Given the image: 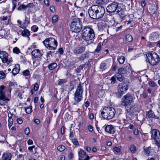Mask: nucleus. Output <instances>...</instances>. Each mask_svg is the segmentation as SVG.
I'll return each instance as SVG.
<instances>
[{
	"mask_svg": "<svg viewBox=\"0 0 160 160\" xmlns=\"http://www.w3.org/2000/svg\"><path fill=\"white\" fill-rule=\"evenodd\" d=\"M82 38L86 41L92 40L95 36L93 30L88 27H84L82 31Z\"/></svg>",
	"mask_w": 160,
	"mask_h": 160,
	"instance_id": "nucleus-1",
	"label": "nucleus"
},
{
	"mask_svg": "<svg viewBox=\"0 0 160 160\" xmlns=\"http://www.w3.org/2000/svg\"><path fill=\"white\" fill-rule=\"evenodd\" d=\"M146 55L151 65L154 66L159 64L160 61V58L156 53L151 51L147 53Z\"/></svg>",
	"mask_w": 160,
	"mask_h": 160,
	"instance_id": "nucleus-2",
	"label": "nucleus"
},
{
	"mask_svg": "<svg viewBox=\"0 0 160 160\" xmlns=\"http://www.w3.org/2000/svg\"><path fill=\"white\" fill-rule=\"evenodd\" d=\"M43 43L46 48L50 50H55L58 45L57 41L52 38L46 39L43 42Z\"/></svg>",
	"mask_w": 160,
	"mask_h": 160,
	"instance_id": "nucleus-3",
	"label": "nucleus"
},
{
	"mask_svg": "<svg viewBox=\"0 0 160 160\" xmlns=\"http://www.w3.org/2000/svg\"><path fill=\"white\" fill-rule=\"evenodd\" d=\"M70 27L72 32H78L82 28V22L80 19L74 18L72 20Z\"/></svg>",
	"mask_w": 160,
	"mask_h": 160,
	"instance_id": "nucleus-4",
	"label": "nucleus"
},
{
	"mask_svg": "<svg viewBox=\"0 0 160 160\" xmlns=\"http://www.w3.org/2000/svg\"><path fill=\"white\" fill-rule=\"evenodd\" d=\"M128 88V85L125 82H122L119 83L118 87V92L116 93L117 97L120 98L122 95L125 93Z\"/></svg>",
	"mask_w": 160,
	"mask_h": 160,
	"instance_id": "nucleus-5",
	"label": "nucleus"
},
{
	"mask_svg": "<svg viewBox=\"0 0 160 160\" xmlns=\"http://www.w3.org/2000/svg\"><path fill=\"white\" fill-rule=\"evenodd\" d=\"M83 84L81 82L79 83L78 86L74 94V99L76 103L79 102L81 100L82 97V93L83 91Z\"/></svg>",
	"mask_w": 160,
	"mask_h": 160,
	"instance_id": "nucleus-6",
	"label": "nucleus"
},
{
	"mask_svg": "<svg viewBox=\"0 0 160 160\" xmlns=\"http://www.w3.org/2000/svg\"><path fill=\"white\" fill-rule=\"evenodd\" d=\"M151 137L154 140L155 144L159 148L160 147V133L159 131L156 129H153L151 131Z\"/></svg>",
	"mask_w": 160,
	"mask_h": 160,
	"instance_id": "nucleus-7",
	"label": "nucleus"
},
{
	"mask_svg": "<svg viewBox=\"0 0 160 160\" xmlns=\"http://www.w3.org/2000/svg\"><path fill=\"white\" fill-rule=\"evenodd\" d=\"M133 99L132 96L131 94L128 93L122 98L121 105L125 106L126 108H128V106L133 102Z\"/></svg>",
	"mask_w": 160,
	"mask_h": 160,
	"instance_id": "nucleus-8",
	"label": "nucleus"
},
{
	"mask_svg": "<svg viewBox=\"0 0 160 160\" xmlns=\"http://www.w3.org/2000/svg\"><path fill=\"white\" fill-rule=\"evenodd\" d=\"M0 58L2 59L3 63H7L8 65L12 62V58L5 51L0 52Z\"/></svg>",
	"mask_w": 160,
	"mask_h": 160,
	"instance_id": "nucleus-9",
	"label": "nucleus"
},
{
	"mask_svg": "<svg viewBox=\"0 0 160 160\" xmlns=\"http://www.w3.org/2000/svg\"><path fill=\"white\" fill-rule=\"evenodd\" d=\"M115 111H106V112L102 111L101 112L102 117L105 119L110 120L112 118L115 114Z\"/></svg>",
	"mask_w": 160,
	"mask_h": 160,
	"instance_id": "nucleus-10",
	"label": "nucleus"
},
{
	"mask_svg": "<svg viewBox=\"0 0 160 160\" xmlns=\"http://www.w3.org/2000/svg\"><path fill=\"white\" fill-rule=\"evenodd\" d=\"M118 3V2H114L109 4L106 8L107 12L111 14L115 12Z\"/></svg>",
	"mask_w": 160,
	"mask_h": 160,
	"instance_id": "nucleus-11",
	"label": "nucleus"
},
{
	"mask_svg": "<svg viewBox=\"0 0 160 160\" xmlns=\"http://www.w3.org/2000/svg\"><path fill=\"white\" fill-rule=\"evenodd\" d=\"M96 7V12H97V19L102 18L105 13V9L103 7L100 5H95Z\"/></svg>",
	"mask_w": 160,
	"mask_h": 160,
	"instance_id": "nucleus-12",
	"label": "nucleus"
},
{
	"mask_svg": "<svg viewBox=\"0 0 160 160\" xmlns=\"http://www.w3.org/2000/svg\"><path fill=\"white\" fill-rule=\"evenodd\" d=\"M78 160H89L90 157L86 154V152L82 149H80L78 151Z\"/></svg>",
	"mask_w": 160,
	"mask_h": 160,
	"instance_id": "nucleus-13",
	"label": "nucleus"
},
{
	"mask_svg": "<svg viewBox=\"0 0 160 160\" xmlns=\"http://www.w3.org/2000/svg\"><path fill=\"white\" fill-rule=\"evenodd\" d=\"M125 10L122 8V5L118 3V5L117 8V10H116V14H118L119 15L121 18L123 19L125 18L126 15L125 13Z\"/></svg>",
	"mask_w": 160,
	"mask_h": 160,
	"instance_id": "nucleus-14",
	"label": "nucleus"
},
{
	"mask_svg": "<svg viewBox=\"0 0 160 160\" xmlns=\"http://www.w3.org/2000/svg\"><path fill=\"white\" fill-rule=\"evenodd\" d=\"M96 8L95 5H92L89 8L88 10L90 17L93 19H97Z\"/></svg>",
	"mask_w": 160,
	"mask_h": 160,
	"instance_id": "nucleus-15",
	"label": "nucleus"
},
{
	"mask_svg": "<svg viewBox=\"0 0 160 160\" xmlns=\"http://www.w3.org/2000/svg\"><path fill=\"white\" fill-rule=\"evenodd\" d=\"M86 48L84 46L75 48L73 50V52L76 55L81 54L85 50Z\"/></svg>",
	"mask_w": 160,
	"mask_h": 160,
	"instance_id": "nucleus-16",
	"label": "nucleus"
},
{
	"mask_svg": "<svg viewBox=\"0 0 160 160\" xmlns=\"http://www.w3.org/2000/svg\"><path fill=\"white\" fill-rule=\"evenodd\" d=\"M105 130L106 132L111 134H113L115 132L114 128L111 125L107 126L105 128Z\"/></svg>",
	"mask_w": 160,
	"mask_h": 160,
	"instance_id": "nucleus-17",
	"label": "nucleus"
},
{
	"mask_svg": "<svg viewBox=\"0 0 160 160\" xmlns=\"http://www.w3.org/2000/svg\"><path fill=\"white\" fill-rule=\"evenodd\" d=\"M31 53L32 56L35 58H40L42 55L39 49H35L33 50Z\"/></svg>",
	"mask_w": 160,
	"mask_h": 160,
	"instance_id": "nucleus-18",
	"label": "nucleus"
},
{
	"mask_svg": "<svg viewBox=\"0 0 160 160\" xmlns=\"http://www.w3.org/2000/svg\"><path fill=\"white\" fill-rule=\"evenodd\" d=\"M107 30L108 33L111 35L115 34L116 32V27L115 26H108Z\"/></svg>",
	"mask_w": 160,
	"mask_h": 160,
	"instance_id": "nucleus-19",
	"label": "nucleus"
},
{
	"mask_svg": "<svg viewBox=\"0 0 160 160\" xmlns=\"http://www.w3.org/2000/svg\"><path fill=\"white\" fill-rule=\"evenodd\" d=\"M12 158V154L9 152L4 153L2 157V160H11Z\"/></svg>",
	"mask_w": 160,
	"mask_h": 160,
	"instance_id": "nucleus-20",
	"label": "nucleus"
},
{
	"mask_svg": "<svg viewBox=\"0 0 160 160\" xmlns=\"http://www.w3.org/2000/svg\"><path fill=\"white\" fill-rule=\"evenodd\" d=\"M20 69V66L18 64H16L15 68L12 70V72L13 75H15L18 74Z\"/></svg>",
	"mask_w": 160,
	"mask_h": 160,
	"instance_id": "nucleus-21",
	"label": "nucleus"
},
{
	"mask_svg": "<svg viewBox=\"0 0 160 160\" xmlns=\"http://www.w3.org/2000/svg\"><path fill=\"white\" fill-rule=\"evenodd\" d=\"M29 23V21L27 18H26L24 21L23 24L19 25V26L21 28H25L28 25Z\"/></svg>",
	"mask_w": 160,
	"mask_h": 160,
	"instance_id": "nucleus-22",
	"label": "nucleus"
},
{
	"mask_svg": "<svg viewBox=\"0 0 160 160\" xmlns=\"http://www.w3.org/2000/svg\"><path fill=\"white\" fill-rule=\"evenodd\" d=\"M21 34L23 36L28 38V40H29V36L30 35V33L27 29L23 30Z\"/></svg>",
	"mask_w": 160,
	"mask_h": 160,
	"instance_id": "nucleus-23",
	"label": "nucleus"
},
{
	"mask_svg": "<svg viewBox=\"0 0 160 160\" xmlns=\"http://www.w3.org/2000/svg\"><path fill=\"white\" fill-rule=\"evenodd\" d=\"M98 27L100 30H106L107 29V27L106 24L103 23L102 22H100L98 25Z\"/></svg>",
	"mask_w": 160,
	"mask_h": 160,
	"instance_id": "nucleus-24",
	"label": "nucleus"
},
{
	"mask_svg": "<svg viewBox=\"0 0 160 160\" xmlns=\"http://www.w3.org/2000/svg\"><path fill=\"white\" fill-rule=\"evenodd\" d=\"M13 115V114H11V113H10V114L9 115V113L8 112V117L9 118L8 120V127L9 128H10V127L12 126V125L13 119H12V116Z\"/></svg>",
	"mask_w": 160,
	"mask_h": 160,
	"instance_id": "nucleus-25",
	"label": "nucleus"
},
{
	"mask_svg": "<svg viewBox=\"0 0 160 160\" xmlns=\"http://www.w3.org/2000/svg\"><path fill=\"white\" fill-rule=\"evenodd\" d=\"M57 66V64L55 62L49 64L48 66V68L50 70H53Z\"/></svg>",
	"mask_w": 160,
	"mask_h": 160,
	"instance_id": "nucleus-26",
	"label": "nucleus"
},
{
	"mask_svg": "<svg viewBox=\"0 0 160 160\" xmlns=\"http://www.w3.org/2000/svg\"><path fill=\"white\" fill-rule=\"evenodd\" d=\"M4 92H1L0 93V99L1 100H2L4 101H9V99L7 98L5 96Z\"/></svg>",
	"mask_w": 160,
	"mask_h": 160,
	"instance_id": "nucleus-27",
	"label": "nucleus"
},
{
	"mask_svg": "<svg viewBox=\"0 0 160 160\" xmlns=\"http://www.w3.org/2000/svg\"><path fill=\"white\" fill-rule=\"evenodd\" d=\"M117 59L120 64H122L124 62L125 58L123 56H121L118 57Z\"/></svg>",
	"mask_w": 160,
	"mask_h": 160,
	"instance_id": "nucleus-28",
	"label": "nucleus"
},
{
	"mask_svg": "<svg viewBox=\"0 0 160 160\" xmlns=\"http://www.w3.org/2000/svg\"><path fill=\"white\" fill-rule=\"evenodd\" d=\"M108 67V66L105 63L102 62L100 64V68L101 70L103 71L107 69Z\"/></svg>",
	"mask_w": 160,
	"mask_h": 160,
	"instance_id": "nucleus-29",
	"label": "nucleus"
},
{
	"mask_svg": "<svg viewBox=\"0 0 160 160\" xmlns=\"http://www.w3.org/2000/svg\"><path fill=\"white\" fill-rule=\"evenodd\" d=\"M117 79L120 81H122L124 79V78L122 74L118 73L116 74Z\"/></svg>",
	"mask_w": 160,
	"mask_h": 160,
	"instance_id": "nucleus-30",
	"label": "nucleus"
},
{
	"mask_svg": "<svg viewBox=\"0 0 160 160\" xmlns=\"http://www.w3.org/2000/svg\"><path fill=\"white\" fill-rule=\"evenodd\" d=\"M67 82V79H59L58 80V84L59 85L62 86Z\"/></svg>",
	"mask_w": 160,
	"mask_h": 160,
	"instance_id": "nucleus-31",
	"label": "nucleus"
},
{
	"mask_svg": "<svg viewBox=\"0 0 160 160\" xmlns=\"http://www.w3.org/2000/svg\"><path fill=\"white\" fill-rule=\"evenodd\" d=\"M148 116L150 118H154L155 117L153 111H149L147 112Z\"/></svg>",
	"mask_w": 160,
	"mask_h": 160,
	"instance_id": "nucleus-32",
	"label": "nucleus"
},
{
	"mask_svg": "<svg viewBox=\"0 0 160 160\" xmlns=\"http://www.w3.org/2000/svg\"><path fill=\"white\" fill-rule=\"evenodd\" d=\"M118 73L121 74H124L127 73L126 70L125 69L122 68H120L118 70Z\"/></svg>",
	"mask_w": 160,
	"mask_h": 160,
	"instance_id": "nucleus-33",
	"label": "nucleus"
},
{
	"mask_svg": "<svg viewBox=\"0 0 160 160\" xmlns=\"http://www.w3.org/2000/svg\"><path fill=\"white\" fill-rule=\"evenodd\" d=\"M157 37V35L155 32L152 33L150 36V39L151 40L154 41Z\"/></svg>",
	"mask_w": 160,
	"mask_h": 160,
	"instance_id": "nucleus-34",
	"label": "nucleus"
},
{
	"mask_svg": "<svg viewBox=\"0 0 160 160\" xmlns=\"http://www.w3.org/2000/svg\"><path fill=\"white\" fill-rule=\"evenodd\" d=\"M143 149H144V151L146 154L149 155V154H150L151 147H148L145 148V147L144 146L143 147Z\"/></svg>",
	"mask_w": 160,
	"mask_h": 160,
	"instance_id": "nucleus-35",
	"label": "nucleus"
},
{
	"mask_svg": "<svg viewBox=\"0 0 160 160\" xmlns=\"http://www.w3.org/2000/svg\"><path fill=\"white\" fill-rule=\"evenodd\" d=\"M26 6L25 5L21 4L18 7L17 10L18 11H23L26 10Z\"/></svg>",
	"mask_w": 160,
	"mask_h": 160,
	"instance_id": "nucleus-36",
	"label": "nucleus"
},
{
	"mask_svg": "<svg viewBox=\"0 0 160 160\" xmlns=\"http://www.w3.org/2000/svg\"><path fill=\"white\" fill-rule=\"evenodd\" d=\"M126 39L127 41L131 42L132 40V37L129 34H127L126 35Z\"/></svg>",
	"mask_w": 160,
	"mask_h": 160,
	"instance_id": "nucleus-37",
	"label": "nucleus"
},
{
	"mask_svg": "<svg viewBox=\"0 0 160 160\" xmlns=\"http://www.w3.org/2000/svg\"><path fill=\"white\" fill-rule=\"evenodd\" d=\"M6 77V74L2 70L0 71V79H4Z\"/></svg>",
	"mask_w": 160,
	"mask_h": 160,
	"instance_id": "nucleus-38",
	"label": "nucleus"
},
{
	"mask_svg": "<svg viewBox=\"0 0 160 160\" xmlns=\"http://www.w3.org/2000/svg\"><path fill=\"white\" fill-rule=\"evenodd\" d=\"M109 104L110 105V106H108H108L105 107L103 108V110H107L108 109H109V110H115V109L114 108L111 107L112 105V104L111 103H110Z\"/></svg>",
	"mask_w": 160,
	"mask_h": 160,
	"instance_id": "nucleus-39",
	"label": "nucleus"
},
{
	"mask_svg": "<svg viewBox=\"0 0 160 160\" xmlns=\"http://www.w3.org/2000/svg\"><path fill=\"white\" fill-rule=\"evenodd\" d=\"M130 149L132 152L135 153L136 151V148L133 145H132L130 148Z\"/></svg>",
	"mask_w": 160,
	"mask_h": 160,
	"instance_id": "nucleus-40",
	"label": "nucleus"
},
{
	"mask_svg": "<svg viewBox=\"0 0 160 160\" xmlns=\"http://www.w3.org/2000/svg\"><path fill=\"white\" fill-rule=\"evenodd\" d=\"M65 149V147L62 145H60L57 147V149L60 152L63 151Z\"/></svg>",
	"mask_w": 160,
	"mask_h": 160,
	"instance_id": "nucleus-41",
	"label": "nucleus"
},
{
	"mask_svg": "<svg viewBox=\"0 0 160 160\" xmlns=\"http://www.w3.org/2000/svg\"><path fill=\"white\" fill-rule=\"evenodd\" d=\"M102 47V44L101 43H99L98 44V46L96 49L95 50L96 52H99L101 50Z\"/></svg>",
	"mask_w": 160,
	"mask_h": 160,
	"instance_id": "nucleus-42",
	"label": "nucleus"
},
{
	"mask_svg": "<svg viewBox=\"0 0 160 160\" xmlns=\"http://www.w3.org/2000/svg\"><path fill=\"white\" fill-rule=\"evenodd\" d=\"M89 102L88 101H86L83 105V109H86L89 106Z\"/></svg>",
	"mask_w": 160,
	"mask_h": 160,
	"instance_id": "nucleus-43",
	"label": "nucleus"
},
{
	"mask_svg": "<svg viewBox=\"0 0 160 160\" xmlns=\"http://www.w3.org/2000/svg\"><path fill=\"white\" fill-rule=\"evenodd\" d=\"M58 19V15H55L53 16L52 18V22L53 23L56 22Z\"/></svg>",
	"mask_w": 160,
	"mask_h": 160,
	"instance_id": "nucleus-44",
	"label": "nucleus"
},
{
	"mask_svg": "<svg viewBox=\"0 0 160 160\" xmlns=\"http://www.w3.org/2000/svg\"><path fill=\"white\" fill-rule=\"evenodd\" d=\"M38 27L36 25H33L31 28V30L34 32H37L38 30Z\"/></svg>",
	"mask_w": 160,
	"mask_h": 160,
	"instance_id": "nucleus-45",
	"label": "nucleus"
},
{
	"mask_svg": "<svg viewBox=\"0 0 160 160\" xmlns=\"http://www.w3.org/2000/svg\"><path fill=\"white\" fill-rule=\"evenodd\" d=\"M148 83L149 85L152 87H155L157 85L156 83L153 81H149Z\"/></svg>",
	"mask_w": 160,
	"mask_h": 160,
	"instance_id": "nucleus-46",
	"label": "nucleus"
},
{
	"mask_svg": "<svg viewBox=\"0 0 160 160\" xmlns=\"http://www.w3.org/2000/svg\"><path fill=\"white\" fill-rule=\"evenodd\" d=\"M13 51L14 53L16 54H18L19 52H20V50L17 47L14 48L13 49Z\"/></svg>",
	"mask_w": 160,
	"mask_h": 160,
	"instance_id": "nucleus-47",
	"label": "nucleus"
},
{
	"mask_svg": "<svg viewBox=\"0 0 160 160\" xmlns=\"http://www.w3.org/2000/svg\"><path fill=\"white\" fill-rule=\"evenodd\" d=\"M72 142L73 144L75 145H78L79 144L78 142V140L75 138L72 139Z\"/></svg>",
	"mask_w": 160,
	"mask_h": 160,
	"instance_id": "nucleus-48",
	"label": "nucleus"
},
{
	"mask_svg": "<svg viewBox=\"0 0 160 160\" xmlns=\"http://www.w3.org/2000/svg\"><path fill=\"white\" fill-rule=\"evenodd\" d=\"M22 73L25 76H28L29 75V71L28 70H26L23 72Z\"/></svg>",
	"mask_w": 160,
	"mask_h": 160,
	"instance_id": "nucleus-49",
	"label": "nucleus"
},
{
	"mask_svg": "<svg viewBox=\"0 0 160 160\" xmlns=\"http://www.w3.org/2000/svg\"><path fill=\"white\" fill-rule=\"evenodd\" d=\"M88 55L87 54H82L81 56L80 57V59L83 60L86 58H88Z\"/></svg>",
	"mask_w": 160,
	"mask_h": 160,
	"instance_id": "nucleus-50",
	"label": "nucleus"
},
{
	"mask_svg": "<svg viewBox=\"0 0 160 160\" xmlns=\"http://www.w3.org/2000/svg\"><path fill=\"white\" fill-rule=\"evenodd\" d=\"M17 92H19L18 94V96L21 98H22L21 97L22 95V93H23L24 92V91L22 90H20L19 91L18 90H17Z\"/></svg>",
	"mask_w": 160,
	"mask_h": 160,
	"instance_id": "nucleus-51",
	"label": "nucleus"
},
{
	"mask_svg": "<svg viewBox=\"0 0 160 160\" xmlns=\"http://www.w3.org/2000/svg\"><path fill=\"white\" fill-rule=\"evenodd\" d=\"M39 88V86L37 83H36L34 85L33 89L34 91H37Z\"/></svg>",
	"mask_w": 160,
	"mask_h": 160,
	"instance_id": "nucleus-52",
	"label": "nucleus"
},
{
	"mask_svg": "<svg viewBox=\"0 0 160 160\" xmlns=\"http://www.w3.org/2000/svg\"><path fill=\"white\" fill-rule=\"evenodd\" d=\"M111 84H114L116 82V81L115 78L114 77H112L111 79Z\"/></svg>",
	"mask_w": 160,
	"mask_h": 160,
	"instance_id": "nucleus-53",
	"label": "nucleus"
},
{
	"mask_svg": "<svg viewBox=\"0 0 160 160\" xmlns=\"http://www.w3.org/2000/svg\"><path fill=\"white\" fill-rule=\"evenodd\" d=\"M65 127L64 126H62L61 129V133L62 135H63L65 133Z\"/></svg>",
	"mask_w": 160,
	"mask_h": 160,
	"instance_id": "nucleus-54",
	"label": "nucleus"
},
{
	"mask_svg": "<svg viewBox=\"0 0 160 160\" xmlns=\"http://www.w3.org/2000/svg\"><path fill=\"white\" fill-rule=\"evenodd\" d=\"M50 10L52 12H54L55 11V7L53 6H51Z\"/></svg>",
	"mask_w": 160,
	"mask_h": 160,
	"instance_id": "nucleus-55",
	"label": "nucleus"
},
{
	"mask_svg": "<svg viewBox=\"0 0 160 160\" xmlns=\"http://www.w3.org/2000/svg\"><path fill=\"white\" fill-rule=\"evenodd\" d=\"M114 151L117 152H119L120 151V149L119 148L115 147L113 148Z\"/></svg>",
	"mask_w": 160,
	"mask_h": 160,
	"instance_id": "nucleus-56",
	"label": "nucleus"
},
{
	"mask_svg": "<svg viewBox=\"0 0 160 160\" xmlns=\"http://www.w3.org/2000/svg\"><path fill=\"white\" fill-rule=\"evenodd\" d=\"M26 6V8H27V7L33 8L34 5L33 3H31L28 4Z\"/></svg>",
	"mask_w": 160,
	"mask_h": 160,
	"instance_id": "nucleus-57",
	"label": "nucleus"
},
{
	"mask_svg": "<svg viewBox=\"0 0 160 160\" xmlns=\"http://www.w3.org/2000/svg\"><path fill=\"white\" fill-rule=\"evenodd\" d=\"M139 131L137 129L134 130L133 131V134L135 135H137L139 134Z\"/></svg>",
	"mask_w": 160,
	"mask_h": 160,
	"instance_id": "nucleus-58",
	"label": "nucleus"
},
{
	"mask_svg": "<svg viewBox=\"0 0 160 160\" xmlns=\"http://www.w3.org/2000/svg\"><path fill=\"white\" fill-rule=\"evenodd\" d=\"M34 123H36L37 124H39L40 123V121L38 119H35L33 120Z\"/></svg>",
	"mask_w": 160,
	"mask_h": 160,
	"instance_id": "nucleus-59",
	"label": "nucleus"
},
{
	"mask_svg": "<svg viewBox=\"0 0 160 160\" xmlns=\"http://www.w3.org/2000/svg\"><path fill=\"white\" fill-rule=\"evenodd\" d=\"M29 128H26L25 130V133L27 135H28L29 134Z\"/></svg>",
	"mask_w": 160,
	"mask_h": 160,
	"instance_id": "nucleus-60",
	"label": "nucleus"
},
{
	"mask_svg": "<svg viewBox=\"0 0 160 160\" xmlns=\"http://www.w3.org/2000/svg\"><path fill=\"white\" fill-rule=\"evenodd\" d=\"M88 129L90 132H92L93 130V128L91 125H89L88 127Z\"/></svg>",
	"mask_w": 160,
	"mask_h": 160,
	"instance_id": "nucleus-61",
	"label": "nucleus"
},
{
	"mask_svg": "<svg viewBox=\"0 0 160 160\" xmlns=\"http://www.w3.org/2000/svg\"><path fill=\"white\" fill-rule=\"evenodd\" d=\"M58 52L61 54H62L63 53V50L62 48H60L58 50Z\"/></svg>",
	"mask_w": 160,
	"mask_h": 160,
	"instance_id": "nucleus-62",
	"label": "nucleus"
},
{
	"mask_svg": "<svg viewBox=\"0 0 160 160\" xmlns=\"http://www.w3.org/2000/svg\"><path fill=\"white\" fill-rule=\"evenodd\" d=\"M17 121L19 124H21L23 122L22 120L20 118L17 119Z\"/></svg>",
	"mask_w": 160,
	"mask_h": 160,
	"instance_id": "nucleus-63",
	"label": "nucleus"
},
{
	"mask_svg": "<svg viewBox=\"0 0 160 160\" xmlns=\"http://www.w3.org/2000/svg\"><path fill=\"white\" fill-rule=\"evenodd\" d=\"M5 87L3 85H2L0 87V93L1 92H4L3 91Z\"/></svg>",
	"mask_w": 160,
	"mask_h": 160,
	"instance_id": "nucleus-64",
	"label": "nucleus"
}]
</instances>
